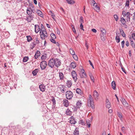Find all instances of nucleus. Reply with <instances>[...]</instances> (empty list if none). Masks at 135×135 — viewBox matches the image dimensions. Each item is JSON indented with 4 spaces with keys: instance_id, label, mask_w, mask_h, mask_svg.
<instances>
[{
    "instance_id": "nucleus-1",
    "label": "nucleus",
    "mask_w": 135,
    "mask_h": 135,
    "mask_svg": "<svg viewBox=\"0 0 135 135\" xmlns=\"http://www.w3.org/2000/svg\"><path fill=\"white\" fill-rule=\"evenodd\" d=\"M26 13L28 15L25 20L28 22H31L34 17L33 13H35V8L33 5L29 3V6L26 9Z\"/></svg>"
},
{
    "instance_id": "nucleus-2",
    "label": "nucleus",
    "mask_w": 135,
    "mask_h": 135,
    "mask_svg": "<svg viewBox=\"0 0 135 135\" xmlns=\"http://www.w3.org/2000/svg\"><path fill=\"white\" fill-rule=\"evenodd\" d=\"M89 98L88 101V105L89 107H91L93 109L94 108L92 97L90 95H89Z\"/></svg>"
},
{
    "instance_id": "nucleus-3",
    "label": "nucleus",
    "mask_w": 135,
    "mask_h": 135,
    "mask_svg": "<svg viewBox=\"0 0 135 135\" xmlns=\"http://www.w3.org/2000/svg\"><path fill=\"white\" fill-rule=\"evenodd\" d=\"M73 95V93L71 91H68L66 93V98L67 99L70 100L72 99Z\"/></svg>"
},
{
    "instance_id": "nucleus-4",
    "label": "nucleus",
    "mask_w": 135,
    "mask_h": 135,
    "mask_svg": "<svg viewBox=\"0 0 135 135\" xmlns=\"http://www.w3.org/2000/svg\"><path fill=\"white\" fill-rule=\"evenodd\" d=\"M80 76L81 78H85L87 76L86 73L85 72L84 70L82 69L79 73Z\"/></svg>"
},
{
    "instance_id": "nucleus-5",
    "label": "nucleus",
    "mask_w": 135,
    "mask_h": 135,
    "mask_svg": "<svg viewBox=\"0 0 135 135\" xmlns=\"http://www.w3.org/2000/svg\"><path fill=\"white\" fill-rule=\"evenodd\" d=\"M40 37L42 40L45 39V38H46L48 36L47 34L46 31L43 32H41L40 31Z\"/></svg>"
},
{
    "instance_id": "nucleus-6",
    "label": "nucleus",
    "mask_w": 135,
    "mask_h": 135,
    "mask_svg": "<svg viewBox=\"0 0 135 135\" xmlns=\"http://www.w3.org/2000/svg\"><path fill=\"white\" fill-rule=\"evenodd\" d=\"M54 63V59L52 58L49 61L48 65L49 67L53 68L55 66Z\"/></svg>"
},
{
    "instance_id": "nucleus-7",
    "label": "nucleus",
    "mask_w": 135,
    "mask_h": 135,
    "mask_svg": "<svg viewBox=\"0 0 135 135\" xmlns=\"http://www.w3.org/2000/svg\"><path fill=\"white\" fill-rule=\"evenodd\" d=\"M47 64L46 62L45 61H42L40 64V66L41 70L44 69L47 66Z\"/></svg>"
},
{
    "instance_id": "nucleus-8",
    "label": "nucleus",
    "mask_w": 135,
    "mask_h": 135,
    "mask_svg": "<svg viewBox=\"0 0 135 135\" xmlns=\"http://www.w3.org/2000/svg\"><path fill=\"white\" fill-rule=\"evenodd\" d=\"M55 66L56 68L59 67L61 64L60 60L58 59H54Z\"/></svg>"
},
{
    "instance_id": "nucleus-9",
    "label": "nucleus",
    "mask_w": 135,
    "mask_h": 135,
    "mask_svg": "<svg viewBox=\"0 0 135 135\" xmlns=\"http://www.w3.org/2000/svg\"><path fill=\"white\" fill-rule=\"evenodd\" d=\"M71 75L74 81L76 82L77 79V74L76 71L74 70L72 71Z\"/></svg>"
},
{
    "instance_id": "nucleus-10",
    "label": "nucleus",
    "mask_w": 135,
    "mask_h": 135,
    "mask_svg": "<svg viewBox=\"0 0 135 135\" xmlns=\"http://www.w3.org/2000/svg\"><path fill=\"white\" fill-rule=\"evenodd\" d=\"M39 88L40 91L42 92H44L45 91L46 88L44 84H42L39 85Z\"/></svg>"
},
{
    "instance_id": "nucleus-11",
    "label": "nucleus",
    "mask_w": 135,
    "mask_h": 135,
    "mask_svg": "<svg viewBox=\"0 0 135 135\" xmlns=\"http://www.w3.org/2000/svg\"><path fill=\"white\" fill-rule=\"evenodd\" d=\"M132 15L130 14L129 12H127L126 13V20L128 22H130V17L132 16Z\"/></svg>"
},
{
    "instance_id": "nucleus-12",
    "label": "nucleus",
    "mask_w": 135,
    "mask_h": 135,
    "mask_svg": "<svg viewBox=\"0 0 135 135\" xmlns=\"http://www.w3.org/2000/svg\"><path fill=\"white\" fill-rule=\"evenodd\" d=\"M99 95L96 90H94L93 92V96L95 100H97L98 99Z\"/></svg>"
},
{
    "instance_id": "nucleus-13",
    "label": "nucleus",
    "mask_w": 135,
    "mask_h": 135,
    "mask_svg": "<svg viewBox=\"0 0 135 135\" xmlns=\"http://www.w3.org/2000/svg\"><path fill=\"white\" fill-rule=\"evenodd\" d=\"M121 101L124 106L126 107H128V104L124 98H122L121 100Z\"/></svg>"
},
{
    "instance_id": "nucleus-14",
    "label": "nucleus",
    "mask_w": 135,
    "mask_h": 135,
    "mask_svg": "<svg viewBox=\"0 0 135 135\" xmlns=\"http://www.w3.org/2000/svg\"><path fill=\"white\" fill-rule=\"evenodd\" d=\"M59 88L61 92L62 93H64L65 90H66L65 89V86L62 85H60L59 86Z\"/></svg>"
},
{
    "instance_id": "nucleus-15",
    "label": "nucleus",
    "mask_w": 135,
    "mask_h": 135,
    "mask_svg": "<svg viewBox=\"0 0 135 135\" xmlns=\"http://www.w3.org/2000/svg\"><path fill=\"white\" fill-rule=\"evenodd\" d=\"M35 32L36 33H37L40 31V28L38 25H36L35 26Z\"/></svg>"
},
{
    "instance_id": "nucleus-16",
    "label": "nucleus",
    "mask_w": 135,
    "mask_h": 135,
    "mask_svg": "<svg viewBox=\"0 0 135 135\" xmlns=\"http://www.w3.org/2000/svg\"><path fill=\"white\" fill-rule=\"evenodd\" d=\"M100 30L102 34V35L103 36H104L106 35L107 32L106 30L104 28H100Z\"/></svg>"
},
{
    "instance_id": "nucleus-17",
    "label": "nucleus",
    "mask_w": 135,
    "mask_h": 135,
    "mask_svg": "<svg viewBox=\"0 0 135 135\" xmlns=\"http://www.w3.org/2000/svg\"><path fill=\"white\" fill-rule=\"evenodd\" d=\"M63 104L64 106L67 107L69 105V103L68 100L65 99L63 100Z\"/></svg>"
},
{
    "instance_id": "nucleus-18",
    "label": "nucleus",
    "mask_w": 135,
    "mask_h": 135,
    "mask_svg": "<svg viewBox=\"0 0 135 135\" xmlns=\"http://www.w3.org/2000/svg\"><path fill=\"white\" fill-rule=\"evenodd\" d=\"M94 8L97 12H98L100 11V9L99 7L97 4L95 6H94Z\"/></svg>"
},
{
    "instance_id": "nucleus-19",
    "label": "nucleus",
    "mask_w": 135,
    "mask_h": 135,
    "mask_svg": "<svg viewBox=\"0 0 135 135\" xmlns=\"http://www.w3.org/2000/svg\"><path fill=\"white\" fill-rule=\"evenodd\" d=\"M36 43L35 41H33L32 42L30 45V48L31 49H33L36 46Z\"/></svg>"
},
{
    "instance_id": "nucleus-20",
    "label": "nucleus",
    "mask_w": 135,
    "mask_h": 135,
    "mask_svg": "<svg viewBox=\"0 0 135 135\" xmlns=\"http://www.w3.org/2000/svg\"><path fill=\"white\" fill-rule=\"evenodd\" d=\"M40 52L39 51H37L35 55V59H37L40 56Z\"/></svg>"
},
{
    "instance_id": "nucleus-21",
    "label": "nucleus",
    "mask_w": 135,
    "mask_h": 135,
    "mask_svg": "<svg viewBox=\"0 0 135 135\" xmlns=\"http://www.w3.org/2000/svg\"><path fill=\"white\" fill-rule=\"evenodd\" d=\"M78 129V128L77 127L76 128L73 133V134L74 135H79V131Z\"/></svg>"
},
{
    "instance_id": "nucleus-22",
    "label": "nucleus",
    "mask_w": 135,
    "mask_h": 135,
    "mask_svg": "<svg viewBox=\"0 0 135 135\" xmlns=\"http://www.w3.org/2000/svg\"><path fill=\"white\" fill-rule=\"evenodd\" d=\"M36 13L40 17H43V15L42 12L40 10H37L36 11Z\"/></svg>"
},
{
    "instance_id": "nucleus-23",
    "label": "nucleus",
    "mask_w": 135,
    "mask_h": 135,
    "mask_svg": "<svg viewBox=\"0 0 135 135\" xmlns=\"http://www.w3.org/2000/svg\"><path fill=\"white\" fill-rule=\"evenodd\" d=\"M120 21L123 25L125 24L126 21V20L123 17L121 18Z\"/></svg>"
},
{
    "instance_id": "nucleus-24",
    "label": "nucleus",
    "mask_w": 135,
    "mask_h": 135,
    "mask_svg": "<svg viewBox=\"0 0 135 135\" xmlns=\"http://www.w3.org/2000/svg\"><path fill=\"white\" fill-rule=\"evenodd\" d=\"M111 86L113 89L115 90V81H113L111 84Z\"/></svg>"
},
{
    "instance_id": "nucleus-25",
    "label": "nucleus",
    "mask_w": 135,
    "mask_h": 135,
    "mask_svg": "<svg viewBox=\"0 0 135 135\" xmlns=\"http://www.w3.org/2000/svg\"><path fill=\"white\" fill-rule=\"evenodd\" d=\"M38 71V69H36L32 72V74L34 76H35L37 75V73Z\"/></svg>"
},
{
    "instance_id": "nucleus-26",
    "label": "nucleus",
    "mask_w": 135,
    "mask_h": 135,
    "mask_svg": "<svg viewBox=\"0 0 135 135\" xmlns=\"http://www.w3.org/2000/svg\"><path fill=\"white\" fill-rule=\"evenodd\" d=\"M66 86L68 88H70L71 86L72 83L70 81H67L66 83Z\"/></svg>"
},
{
    "instance_id": "nucleus-27",
    "label": "nucleus",
    "mask_w": 135,
    "mask_h": 135,
    "mask_svg": "<svg viewBox=\"0 0 135 135\" xmlns=\"http://www.w3.org/2000/svg\"><path fill=\"white\" fill-rule=\"evenodd\" d=\"M59 76L60 77V80H62L63 79L64 75L62 73H59Z\"/></svg>"
},
{
    "instance_id": "nucleus-28",
    "label": "nucleus",
    "mask_w": 135,
    "mask_h": 135,
    "mask_svg": "<svg viewBox=\"0 0 135 135\" xmlns=\"http://www.w3.org/2000/svg\"><path fill=\"white\" fill-rule=\"evenodd\" d=\"M70 65L71 68H75L76 66V64L75 62H72Z\"/></svg>"
},
{
    "instance_id": "nucleus-29",
    "label": "nucleus",
    "mask_w": 135,
    "mask_h": 135,
    "mask_svg": "<svg viewBox=\"0 0 135 135\" xmlns=\"http://www.w3.org/2000/svg\"><path fill=\"white\" fill-rule=\"evenodd\" d=\"M120 31L122 36L123 37H126V35L123 31V30L122 29H120Z\"/></svg>"
},
{
    "instance_id": "nucleus-30",
    "label": "nucleus",
    "mask_w": 135,
    "mask_h": 135,
    "mask_svg": "<svg viewBox=\"0 0 135 135\" xmlns=\"http://www.w3.org/2000/svg\"><path fill=\"white\" fill-rule=\"evenodd\" d=\"M66 112V114L68 115H71V112L69 109H67Z\"/></svg>"
},
{
    "instance_id": "nucleus-31",
    "label": "nucleus",
    "mask_w": 135,
    "mask_h": 135,
    "mask_svg": "<svg viewBox=\"0 0 135 135\" xmlns=\"http://www.w3.org/2000/svg\"><path fill=\"white\" fill-rule=\"evenodd\" d=\"M76 93L79 94L81 95L82 94L81 91L79 88H77L76 90Z\"/></svg>"
},
{
    "instance_id": "nucleus-32",
    "label": "nucleus",
    "mask_w": 135,
    "mask_h": 135,
    "mask_svg": "<svg viewBox=\"0 0 135 135\" xmlns=\"http://www.w3.org/2000/svg\"><path fill=\"white\" fill-rule=\"evenodd\" d=\"M69 52L70 54L72 55L75 54V51L72 48H70L69 49Z\"/></svg>"
},
{
    "instance_id": "nucleus-33",
    "label": "nucleus",
    "mask_w": 135,
    "mask_h": 135,
    "mask_svg": "<svg viewBox=\"0 0 135 135\" xmlns=\"http://www.w3.org/2000/svg\"><path fill=\"white\" fill-rule=\"evenodd\" d=\"M115 39L117 43H118L120 41V38L117 35L115 37Z\"/></svg>"
},
{
    "instance_id": "nucleus-34",
    "label": "nucleus",
    "mask_w": 135,
    "mask_h": 135,
    "mask_svg": "<svg viewBox=\"0 0 135 135\" xmlns=\"http://www.w3.org/2000/svg\"><path fill=\"white\" fill-rule=\"evenodd\" d=\"M89 75L91 80L93 81V82H94V77L92 75V74L91 73L89 74Z\"/></svg>"
},
{
    "instance_id": "nucleus-35",
    "label": "nucleus",
    "mask_w": 135,
    "mask_h": 135,
    "mask_svg": "<svg viewBox=\"0 0 135 135\" xmlns=\"http://www.w3.org/2000/svg\"><path fill=\"white\" fill-rule=\"evenodd\" d=\"M86 124L88 126V127L89 128L90 127V121L89 120H88L86 121Z\"/></svg>"
},
{
    "instance_id": "nucleus-36",
    "label": "nucleus",
    "mask_w": 135,
    "mask_h": 135,
    "mask_svg": "<svg viewBox=\"0 0 135 135\" xmlns=\"http://www.w3.org/2000/svg\"><path fill=\"white\" fill-rule=\"evenodd\" d=\"M28 57L25 56L23 58V61L24 62H26L28 61Z\"/></svg>"
},
{
    "instance_id": "nucleus-37",
    "label": "nucleus",
    "mask_w": 135,
    "mask_h": 135,
    "mask_svg": "<svg viewBox=\"0 0 135 135\" xmlns=\"http://www.w3.org/2000/svg\"><path fill=\"white\" fill-rule=\"evenodd\" d=\"M111 107V104L110 102H107L106 103V107L108 108H109Z\"/></svg>"
},
{
    "instance_id": "nucleus-38",
    "label": "nucleus",
    "mask_w": 135,
    "mask_h": 135,
    "mask_svg": "<svg viewBox=\"0 0 135 135\" xmlns=\"http://www.w3.org/2000/svg\"><path fill=\"white\" fill-rule=\"evenodd\" d=\"M51 101L53 102V104L54 105L56 104V100L55 98L53 97H51Z\"/></svg>"
},
{
    "instance_id": "nucleus-39",
    "label": "nucleus",
    "mask_w": 135,
    "mask_h": 135,
    "mask_svg": "<svg viewBox=\"0 0 135 135\" xmlns=\"http://www.w3.org/2000/svg\"><path fill=\"white\" fill-rule=\"evenodd\" d=\"M26 37L27 38V41L28 42H30L32 40L31 37L30 35L27 36Z\"/></svg>"
},
{
    "instance_id": "nucleus-40",
    "label": "nucleus",
    "mask_w": 135,
    "mask_h": 135,
    "mask_svg": "<svg viewBox=\"0 0 135 135\" xmlns=\"http://www.w3.org/2000/svg\"><path fill=\"white\" fill-rule=\"evenodd\" d=\"M69 122L71 124H75L76 122L74 119L70 120Z\"/></svg>"
},
{
    "instance_id": "nucleus-41",
    "label": "nucleus",
    "mask_w": 135,
    "mask_h": 135,
    "mask_svg": "<svg viewBox=\"0 0 135 135\" xmlns=\"http://www.w3.org/2000/svg\"><path fill=\"white\" fill-rule=\"evenodd\" d=\"M50 36L51 38L55 39L56 38L55 35L53 33L51 34Z\"/></svg>"
},
{
    "instance_id": "nucleus-42",
    "label": "nucleus",
    "mask_w": 135,
    "mask_h": 135,
    "mask_svg": "<svg viewBox=\"0 0 135 135\" xmlns=\"http://www.w3.org/2000/svg\"><path fill=\"white\" fill-rule=\"evenodd\" d=\"M114 17L115 20L117 21H118V15H114Z\"/></svg>"
},
{
    "instance_id": "nucleus-43",
    "label": "nucleus",
    "mask_w": 135,
    "mask_h": 135,
    "mask_svg": "<svg viewBox=\"0 0 135 135\" xmlns=\"http://www.w3.org/2000/svg\"><path fill=\"white\" fill-rule=\"evenodd\" d=\"M69 4H73L75 2L73 0H68V1L67 2Z\"/></svg>"
},
{
    "instance_id": "nucleus-44",
    "label": "nucleus",
    "mask_w": 135,
    "mask_h": 135,
    "mask_svg": "<svg viewBox=\"0 0 135 135\" xmlns=\"http://www.w3.org/2000/svg\"><path fill=\"white\" fill-rule=\"evenodd\" d=\"M79 123L83 125H85V123L83 120L81 119L79 121Z\"/></svg>"
},
{
    "instance_id": "nucleus-45",
    "label": "nucleus",
    "mask_w": 135,
    "mask_h": 135,
    "mask_svg": "<svg viewBox=\"0 0 135 135\" xmlns=\"http://www.w3.org/2000/svg\"><path fill=\"white\" fill-rule=\"evenodd\" d=\"M129 0H126V3H125V7H129Z\"/></svg>"
},
{
    "instance_id": "nucleus-46",
    "label": "nucleus",
    "mask_w": 135,
    "mask_h": 135,
    "mask_svg": "<svg viewBox=\"0 0 135 135\" xmlns=\"http://www.w3.org/2000/svg\"><path fill=\"white\" fill-rule=\"evenodd\" d=\"M73 57L74 59L75 60H78V57L75 54H74L73 55Z\"/></svg>"
},
{
    "instance_id": "nucleus-47",
    "label": "nucleus",
    "mask_w": 135,
    "mask_h": 135,
    "mask_svg": "<svg viewBox=\"0 0 135 135\" xmlns=\"http://www.w3.org/2000/svg\"><path fill=\"white\" fill-rule=\"evenodd\" d=\"M81 101H78L76 103V105L78 107L81 106Z\"/></svg>"
},
{
    "instance_id": "nucleus-48",
    "label": "nucleus",
    "mask_w": 135,
    "mask_h": 135,
    "mask_svg": "<svg viewBox=\"0 0 135 135\" xmlns=\"http://www.w3.org/2000/svg\"><path fill=\"white\" fill-rule=\"evenodd\" d=\"M83 22V17L82 16H81L80 18L79 22L80 23H82Z\"/></svg>"
},
{
    "instance_id": "nucleus-49",
    "label": "nucleus",
    "mask_w": 135,
    "mask_h": 135,
    "mask_svg": "<svg viewBox=\"0 0 135 135\" xmlns=\"http://www.w3.org/2000/svg\"><path fill=\"white\" fill-rule=\"evenodd\" d=\"M35 41L36 45L39 44L40 43L39 40H38V38H36V41Z\"/></svg>"
},
{
    "instance_id": "nucleus-50",
    "label": "nucleus",
    "mask_w": 135,
    "mask_h": 135,
    "mask_svg": "<svg viewBox=\"0 0 135 135\" xmlns=\"http://www.w3.org/2000/svg\"><path fill=\"white\" fill-rule=\"evenodd\" d=\"M117 115L119 118H121L122 117V116L121 113L119 112H118Z\"/></svg>"
},
{
    "instance_id": "nucleus-51",
    "label": "nucleus",
    "mask_w": 135,
    "mask_h": 135,
    "mask_svg": "<svg viewBox=\"0 0 135 135\" xmlns=\"http://www.w3.org/2000/svg\"><path fill=\"white\" fill-rule=\"evenodd\" d=\"M80 28L81 30H83V31L84 30V29H83V25L82 23H80Z\"/></svg>"
},
{
    "instance_id": "nucleus-52",
    "label": "nucleus",
    "mask_w": 135,
    "mask_h": 135,
    "mask_svg": "<svg viewBox=\"0 0 135 135\" xmlns=\"http://www.w3.org/2000/svg\"><path fill=\"white\" fill-rule=\"evenodd\" d=\"M131 43V46L133 47H135V44L133 41H132Z\"/></svg>"
},
{
    "instance_id": "nucleus-53",
    "label": "nucleus",
    "mask_w": 135,
    "mask_h": 135,
    "mask_svg": "<svg viewBox=\"0 0 135 135\" xmlns=\"http://www.w3.org/2000/svg\"><path fill=\"white\" fill-rule=\"evenodd\" d=\"M46 58V56L42 55L41 57V59L42 60H44Z\"/></svg>"
},
{
    "instance_id": "nucleus-54",
    "label": "nucleus",
    "mask_w": 135,
    "mask_h": 135,
    "mask_svg": "<svg viewBox=\"0 0 135 135\" xmlns=\"http://www.w3.org/2000/svg\"><path fill=\"white\" fill-rule=\"evenodd\" d=\"M122 15L124 17L126 16V12L124 10L123 11Z\"/></svg>"
},
{
    "instance_id": "nucleus-55",
    "label": "nucleus",
    "mask_w": 135,
    "mask_h": 135,
    "mask_svg": "<svg viewBox=\"0 0 135 135\" xmlns=\"http://www.w3.org/2000/svg\"><path fill=\"white\" fill-rule=\"evenodd\" d=\"M55 39L51 38L50 39V41L51 42H52L54 44H56V41L54 40Z\"/></svg>"
},
{
    "instance_id": "nucleus-56",
    "label": "nucleus",
    "mask_w": 135,
    "mask_h": 135,
    "mask_svg": "<svg viewBox=\"0 0 135 135\" xmlns=\"http://www.w3.org/2000/svg\"><path fill=\"white\" fill-rule=\"evenodd\" d=\"M124 43H125V42H124V40L122 41L121 42L122 46V48H123L124 47Z\"/></svg>"
},
{
    "instance_id": "nucleus-57",
    "label": "nucleus",
    "mask_w": 135,
    "mask_h": 135,
    "mask_svg": "<svg viewBox=\"0 0 135 135\" xmlns=\"http://www.w3.org/2000/svg\"><path fill=\"white\" fill-rule=\"evenodd\" d=\"M132 37L135 40V33H133L132 35Z\"/></svg>"
},
{
    "instance_id": "nucleus-58",
    "label": "nucleus",
    "mask_w": 135,
    "mask_h": 135,
    "mask_svg": "<svg viewBox=\"0 0 135 135\" xmlns=\"http://www.w3.org/2000/svg\"><path fill=\"white\" fill-rule=\"evenodd\" d=\"M41 31V32H43L46 31L45 28H43V29H40V31Z\"/></svg>"
},
{
    "instance_id": "nucleus-59",
    "label": "nucleus",
    "mask_w": 135,
    "mask_h": 135,
    "mask_svg": "<svg viewBox=\"0 0 135 135\" xmlns=\"http://www.w3.org/2000/svg\"><path fill=\"white\" fill-rule=\"evenodd\" d=\"M89 64H90V65L92 66L93 68H94V67L93 66V64H92V63L91 62V61L90 60H89Z\"/></svg>"
},
{
    "instance_id": "nucleus-60",
    "label": "nucleus",
    "mask_w": 135,
    "mask_h": 135,
    "mask_svg": "<svg viewBox=\"0 0 135 135\" xmlns=\"http://www.w3.org/2000/svg\"><path fill=\"white\" fill-rule=\"evenodd\" d=\"M121 67V68H122V71L124 72V73H126V71H125V70L123 68V67H122V64H121V65L120 66Z\"/></svg>"
},
{
    "instance_id": "nucleus-61",
    "label": "nucleus",
    "mask_w": 135,
    "mask_h": 135,
    "mask_svg": "<svg viewBox=\"0 0 135 135\" xmlns=\"http://www.w3.org/2000/svg\"><path fill=\"white\" fill-rule=\"evenodd\" d=\"M125 128L124 127H123L122 128V131L124 132H125Z\"/></svg>"
},
{
    "instance_id": "nucleus-62",
    "label": "nucleus",
    "mask_w": 135,
    "mask_h": 135,
    "mask_svg": "<svg viewBox=\"0 0 135 135\" xmlns=\"http://www.w3.org/2000/svg\"><path fill=\"white\" fill-rule=\"evenodd\" d=\"M126 45L127 46H128L129 45V43L128 41H127L126 42Z\"/></svg>"
},
{
    "instance_id": "nucleus-63",
    "label": "nucleus",
    "mask_w": 135,
    "mask_h": 135,
    "mask_svg": "<svg viewBox=\"0 0 135 135\" xmlns=\"http://www.w3.org/2000/svg\"><path fill=\"white\" fill-rule=\"evenodd\" d=\"M51 15L52 18L54 20H55V18H54V17L55 16V15H54V14H51Z\"/></svg>"
},
{
    "instance_id": "nucleus-64",
    "label": "nucleus",
    "mask_w": 135,
    "mask_h": 135,
    "mask_svg": "<svg viewBox=\"0 0 135 135\" xmlns=\"http://www.w3.org/2000/svg\"><path fill=\"white\" fill-rule=\"evenodd\" d=\"M93 32L96 33L97 32V30L96 29L94 28L92 29L91 30Z\"/></svg>"
}]
</instances>
